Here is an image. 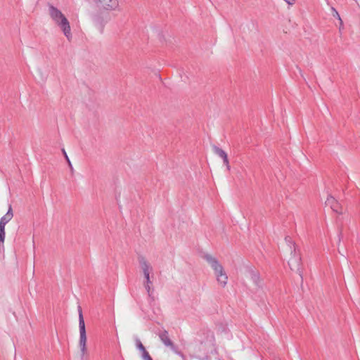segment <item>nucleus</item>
<instances>
[{
    "label": "nucleus",
    "instance_id": "f257e3e1",
    "mask_svg": "<svg viewBox=\"0 0 360 360\" xmlns=\"http://www.w3.org/2000/svg\"><path fill=\"white\" fill-rule=\"evenodd\" d=\"M49 14L52 21L60 28L66 39L70 41L72 34L69 20L65 15L53 5L49 6Z\"/></svg>",
    "mask_w": 360,
    "mask_h": 360
},
{
    "label": "nucleus",
    "instance_id": "f03ea898",
    "mask_svg": "<svg viewBox=\"0 0 360 360\" xmlns=\"http://www.w3.org/2000/svg\"><path fill=\"white\" fill-rule=\"evenodd\" d=\"M204 259L213 270L217 283L222 288L226 287L228 283V276L221 264L215 257L210 254L205 255Z\"/></svg>",
    "mask_w": 360,
    "mask_h": 360
},
{
    "label": "nucleus",
    "instance_id": "7ed1b4c3",
    "mask_svg": "<svg viewBox=\"0 0 360 360\" xmlns=\"http://www.w3.org/2000/svg\"><path fill=\"white\" fill-rule=\"evenodd\" d=\"M79 339L78 345L80 349L81 358L83 359L87 356L88 351L86 347V333L85 328V323L82 314V311L80 307H79Z\"/></svg>",
    "mask_w": 360,
    "mask_h": 360
},
{
    "label": "nucleus",
    "instance_id": "20e7f679",
    "mask_svg": "<svg viewBox=\"0 0 360 360\" xmlns=\"http://www.w3.org/2000/svg\"><path fill=\"white\" fill-rule=\"evenodd\" d=\"M139 261L145 278L143 285L148 295L150 297L153 292V282L150 279V274L153 273V267L143 257L140 258Z\"/></svg>",
    "mask_w": 360,
    "mask_h": 360
},
{
    "label": "nucleus",
    "instance_id": "39448f33",
    "mask_svg": "<svg viewBox=\"0 0 360 360\" xmlns=\"http://www.w3.org/2000/svg\"><path fill=\"white\" fill-rule=\"evenodd\" d=\"M13 217V210L11 205H9L8 212L6 214L1 218L0 220V242L4 243L5 240V226L6 224L9 222Z\"/></svg>",
    "mask_w": 360,
    "mask_h": 360
},
{
    "label": "nucleus",
    "instance_id": "423d86ee",
    "mask_svg": "<svg viewBox=\"0 0 360 360\" xmlns=\"http://www.w3.org/2000/svg\"><path fill=\"white\" fill-rule=\"evenodd\" d=\"M96 4L108 11H120L118 0H95Z\"/></svg>",
    "mask_w": 360,
    "mask_h": 360
},
{
    "label": "nucleus",
    "instance_id": "0eeeda50",
    "mask_svg": "<svg viewBox=\"0 0 360 360\" xmlns=\"http://www.w3.org/2000/svg\"><path fill=\"white\" fill-rule=\"evenodd\" d=\"M159 338L161 342L167 347H169L172 350L175 351V346L173 342L169 337L168 332L165 330H161L158 333Z\"/></svg>",
    "mask_w": 360,
    "mask_h": 360
},
{
    "label": "nucleus",
    "instance_id": "6e6552de",
    "mask_svg": "<svg viewBox=\"0 0 360 360\" xmlns=\"http://www.w3.org/2000/svg\"><path fill=\"white\" fill-rule=\"evenodd\" d=\"M326 205L330 206V208L336 213L341 214L342 212V207L333 196H328L327 198Z\"/></svg>",
    "mask_w": 360,
    "mask_h": 360
},
{
    "label": "nucleus",
    "instance_id": "1a4fd4ad",
    "mask_svg": "<svg viewBox=\"0 0 360 360\" xmlns=\"http://www.w3.org/2000/svg\"><path fill=\"white\" fill-rule=\"evenodd\" d=\"M213 151L216 155L223 159L224 164L226 165L227 170L229 171L231 167L226 153L217 146L213 147Z\"/></svg>",
    "mask_w": 360,
    "mask_h": 360
},
{
    "label": "nucleus",
    "instance_id": "9d476101",
    "mask_svg": "<svg viewBox=\"0 0 360 360\" xmlns=\"http://www.w3.org/2000/svg\"><path fill=\"white\" fill-rule=\"evenodd\" d=\"M251 279L257 286H262V280L259 275L257 272L252 271L251 273Z\"/></svg>",
    "mask_w": 360,
    "mask_h": 360
},
{
    "label": "nucleus",
    "instance_id": "9b49d317",
    "mask_svg": "<svg viewBox=\"0 0 360 360\" xmlns=\"http://www.w3.org/2000/svg\"><path fill=\"white\" fill-rule=\"evenodd\" d=\"M300 257L294 258V259H290L288 262V264H289L290 269L293 270V269H298V267L300 266Z\"/></svg>",
    "mask_w": 360,
    "mask_h": 360
},
{
    "label": "nucleus",
    "instance_id": "f8f14e48",
    "mask_svg": "<svg viewBox=\"0 0 360 360\" xmlns=\"http://www.w3.org/2000/svg\"><path fill=\"white\" fill-rule=\"evenodd\" d=\"M136 345L138 349H139L142 352V358L145 356L146 353H148L143 345L141 343V342L139 340H136Z\"/></svg>",
    "mask_w": 360,
    "mask_h": 360
},
{
    "label": "nucleus",
    "instance_id": "ddd939ff",
    "mask_svg": "<svg viewBox=\"0 0 360 360\" xmlns=\"http://www.w3.org/2000/svg\"><path fill=\"white\" fill-rule=\"evenodd\" d=\"M285 240L287 243V244L289 245L290 252L292 253L293 251L295 250V245L294 243L292 241L290 237H289V236H286L285 238Z\"/></svg>",
    "mask_w": 360,
    "mask_h": 360
},
{
    "label": "nucleus",
    "instance_id": "4468645a",
    "mask_svg": "<svg viewBox=\"0 0 360 360\" xmlns=\"http://www.w3.org/2000/svg\"><path fill=\"white\" fill-rule=\"evenodd\" d=\"M63 154L65 155V159H66V160H67V162L68 163L69 167L71 169H72V166L71 162H70V159H69V158H68V155H67V153H66V152H65V150L64 149L63 150Z\"/></svg>",
    "mask_w": 360,
    "mask_h": 360
},
{
    "label": "nucleus",
    "instance_id": "2eb2a0df",
    "mask_svg": "<svg viewBox=\"0 0 360 360\" xmlns=\"http://www.w3.org/2000/svg\"><path fill=\"white\" fill-rule=\"evenodd\" d=\"M142 359L143 360H153L149 353H146L145 356H143Z\"/></svg>",
    "mask_w": 360,
    "mask_h": 360
},
{
    "label": "nucleus",
    "instance_id": "dca6fc26",
    "mask_svg": "<svg viewBox=\"0 0 360 360\" xmlns=\"http://www.w3.org/2000/svg\"><path fill=\"white\" fill-rule=\"evenodd\" d=\"M336 15H337V16L338 17L339 20L341 21V18H340V17L339 14L338 13V12H336Z\"/></svg>",
    "mask_w": 360,
    "mask_h": 360
}]
</instances>
